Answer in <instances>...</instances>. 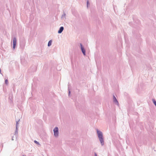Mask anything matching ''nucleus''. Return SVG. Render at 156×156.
Masks as SVG:
<instances>
[{
	"label": "nucleus",
	"instance_id": "nucleus-11",
	"mask_svg": "<svg viewBox=\"0 0 156 156\" xmlns=\"http://www.w3.org/2000/svg\"><path fill=\"white\" fill-rule=\"evenodd\" d=\"M152 101H153L154 104V105H155V106L156 107V101L154 99H153Z\"/></svg>",
	"mask_w": 156,
	"mask_h": 156
},
{
	"label": "nucleus",
	"instance_id": "nucleus-9",
	"mask_svg": "<svg viewBox=\"0 0 156 156\" xmlns=\"http://www.w3.org/2000/svg\"><path fill=\"white\" fill-rule=\"evenodd\" d=\"M15 135H17L18 134V128L17 127H16V129L15 131Z\"/></svg>",
	"mask_w": 156,
	"mask_h": 156
},
{
	"label": "nucleus",
	"instance_id": "nucleus-1",
	"mask_svg": "<svg viewBox=\"0 0 156 156\" xmlns=\"http://www.w3.org/2000/svg\"><path fill=\"white\" fill-rule=\"evenodd\" d=\"M97 132L99 140L101 146H103L104 144V138L102 132L98 129H97Z\"/></svg>",
	"mask_w": 156,
	"mask_h": 156
},
{
	"label": "nucleus",
	"instance_id": "nucleus-15",
	"mask_svg": "<svg viewBox=\"0 0 156 156\" xmlns=\"http://www.w3.org/2000/svg\"><path fill=\"white\" fill-rule=\"evenodd\" d=\"M68 91H69L68 95H69V96L70 95V91L69 90V89H68Z\"/></svg>",
	"mask_w": 156,
	"mask_h": 156
},
{
	"label": "nucleus",
	"instance_id": "nucleus-8",
	"mask_svg": "<svg viewBox=\"0 0 156 156\" xmlns=\"http://www.w3.org/2000/svg\"><path fill=\"white\" fill-rule=\"evenodd\" d=\"M52 42V40H51L50 41H49L48 44V47H49L51 45Z\"/></svg>",
	"mask_w": 156,
	"mask_h": 156
},
{
	"label": "nucleus",
	"instance_id": "nucleus-18",
	"mask_svg": "<svg viewBox=\"0 0 156 156\" xmlns=\"http://www.w3.org/2000/svg\"><path fill=\"white\" fill-rule=\"evenodd\" d=\"M12 140H13V138L12 139Z\"/></svg>",
	"mask_w": 156,
	"mask_h": 156
},
{
	"label": "nucleus",
	"instance_id": "nucleus-17",
	"mask_svg": "<svg viewBox=\"0 0 156 156\" xmlns=\"http://www.w3.org/2000/svg\"><path fill=\"white\" fill-rule=\"evenodd\" d=\"M13 39H16V38L14 37Z\"/></svg>",
	"mask_w": 156,
	"mask_h": 156
},
{
	"label": "nucleus",
	"instance_id": "nucleus-10",
	"mask_svg": "<svg viewBox=\"0 0 156 156\" xmlns=\"http://www.w3.org/2000/svg\"><path fill=\"white\" fill-rule=\"evenodd\" d=\"M19 121H20V119H19V120L17 121L16 122V127H17V128H18V127L19 125Z\"/></svg>",
	"mask_w": 156,
	"mask_h": 156
},
{
	"label": "nucleus",
	"instance_id": "nucleus-3",
	"mask_svg": "<svg viewBox=\"0 0 156 156\" xmlns=\"http://www.w3.org/2000/svg\"><path fill=\"white\" fill-rule=\"evenodd\" d=\"M80 46L81 49L82 51V52L83 53L84 55H86V51H85V49L83 47V46L81 43H80Z\"/></svg>",
	"mask_w": 156,
	"mask_h": 156
},
{
	"label": "nucleus",
	"instance_id": "nucleus-13",
	"mask_svg": "<svg viewBox=\"0 0 156 156\" xmlns=\"http://www.w3.org/2000/svg\"><path fill=\"white\" fill-rule=\"evenodd\" d=\"M8 83V80L7 79H6L5 80V83L6 84H7Z\"/></svg>",
	"mask_w": 156,
	"mask_h": 156
},
{
	"label": "nucleus",
	"instance_id": "nucleus-16",
	"mask_svg": "<svg viewBox=\"0 0 156 156\" xmlns=\"http://www.w3.org/2000/svg\"><path fill=\"white\" fill-rule=\"evenodd\" d=\"M95 156H97V154L96 153H95Z\"/></svg>",
	"mask_w": 156,
	"mask_h": 156
},
{
	"label": "nucleus",
	"instance_id": "nucleus-2",
	"mask_svg": "<svg viewBox=\"0 0 156 156\" xmlns=\"http://www.w3.org/2000/svg\"><path fill=\"white\" fill-rule=\"evenodd\" d=\"M54 135L55 137H57L58 136V129L57 127H55L53 129Z\"/></svg>",
	"mask_w": 156,
	"mask_h": 156
},
{
	"label": "nucleus",
	"instance_id": "nucleus-4",
	"mask_svg": "<svg viewBox=\"0 0 156 156\" xmlns=\"http://www.w3.org/2000/svg\"><path fill=\"white\" fill-rule=\"evenodd\" d=\"M113 101L114 102V103H115V104H116L117 105H119V102L114 95L113 96Z\"/></svg>",
	"mask_w": 156,
	"mask_h": 156
},
{
	"label": "nucleus",
	"instance_id": "nucleus-12",
	"mask_svg": "<svg viewBox=\"0 0 156 156\" xmlns=\"http://www.w3.org/2000/svg\"><path fill=\"white\" fill-rule=\"evenodd\" d=\"M34 142L35 144H36L38 145H41L40 144V143L38 142H37V141L35 140H34Z\"/></svg>",
	"mask_w": 156,
	"mask_h": 156
},
{
	"label": "nucleus",
	"instance_id": "nucleus-5",
	"mask_svg": "<svg viewBox=\"0 0 156 156\" xmlns=\"http://www.w3.org/2000/svg\"><path fill=\"white\" fill-rule=\"evenodd\" d=\"M17 41L16 40H13V49H15L16 48V44Z\"/></svg>",
	"mask_w": 156,
	"mask_h": 156
},
{
	"label": "nucleus",
	"instance_id": "nucleus-6",
	"mask_svg": "<svg viewBox=\"0 0 156 156\" xmlns=\"http://www.w3.org/2000/svg\"><path fill=\"white\" fill-rule=\"evenodd\" d=\"M63 30H64L63 27H61L60 28L59 30H58V33H59V34L61 33L62 32V31H63Z\"/></svg>",
	"mask_w": 156,
	"mask_h": 156
},
{
	"label": "nucleus",
	"instance_id": "nucleus-14",
	"mask_svg": "<svg viewBox=\"0 0 156 156\" xmlns=\"http://www.w3.org/2000/svg\"><path fill=\"white\" fill-rule=\"evenodd\" d=\"M89 4V2L88 1H87V7H88V5Z\"/></svg>",
	"mask_w": 156,
	"mask_h": 156
},
{
	"label": "nucleus",
	"instance_id": "nucleus-7",
	"mask_svg": "<svg viewBox=\"0 0 156 156\" xmlns=\"http://www.w3.org/2000/svg\"><path fill=\"white\" fill-rule=\"evenodd\" d=\"M61 18L63 20H65L66 19V14L65 12H63V14L61 16Z\"/></svg>",
	"mask_w": 156,
	"mask_h": 156
}]
</instances>
